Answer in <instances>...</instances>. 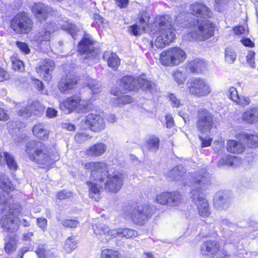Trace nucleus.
Masks as SVG:
<instances>
[{
  "label": "nucleus",
  "mask_w": 258,
  "mask_h": 258,
  "mask_svg": "<svg viewBox=\"0 0 258 258\" xmlns=\"http://www.w3.org/2000/svg\"><path fill=\"white\" fill-rule=\"evenodd\" d=\"M168 98L173 107L178 108L181 105L180 99L178 98L174 94H169Z\"/></svg>",
  "instance_id": "nucleus-58"
},
{
  "label": "nucleus",
  "mask_w": 258,
  "mask_h": 258,
  "mask_svg": "<svg viewBox=\"0 0 258 258\" xmlns=\"http://www.w3.org/2000/svg\"><path fill=\"white\" fill-rule=\"evenodd\" d=\"M174 80L179 85L183 84L185 81V75L180 71L177 70L173 74Z\"/></svg>",
  "instance_id": "nucleus-55"
},
{
  "label": "nucleus",
  "mask_w": 258,
  "mask_h": 258,
  "mask_svg": "<svg viewBox=\"0 0 258 258\" xmlns=\"http://www.w3.org/2000/svg\"><path fill=\"white\" fill-rule=\"evenodd\" d=\"M51 11V7L41 2L34 4L32 8V13L36 21L40 23L45 21Z\"/></svg>",
  "instance_id": "nucleus-15"
},
{
  "label": "nucleus",
  "mask_w": 258,
  "mask_h": 258,
  "mask_svg": "<svg viewBox=\"0 0 258 258\" xmlns=\"http://www.w3.org/2000/svg\"><path fill=\"white\" fill-rule=\"evenodd\" d=\"M89 188V197L94 199L95 201H98L99 199V188L102 187L104 183H100L99 182L95 181L93 183L91 181L87 182Z\"/></svg>",
  "instance_id": "nucleus-31"
},
{
  "label": "nucleus",
  "mask_w": 258,
  "mask_h": 258,
  "mask_svg": "<svg viewBox=\"0 0 258 258\" xmlns=\"http://www.w3.org/2000/svg\"><path fill=\"white\" fill-rule=\"evenodd\" d=\"M242 119L246 122L253 123L258 120V107H254L244 112Z\"/></svg>",
  "instance_id": "nucleus-33"
},
{
  "label": "nucleus",
  "mask_w": 258,
  "mask_h": 258,
  "mask_svg": "<svg viewBox=\"0 0 258 258\" xmlns=\"http://www.w3.org/2000/svg\"><path fill=\"white\" fill-rule=\"evenodd\" d=\"M119 252L110 249H105L102 251L101 258H119Z\"/></svg>",
  "instance_id": "nucleus-53"
},
{
  "label": "nucleus",
  "mask_w": 258,
  "mask_h": 258,
  "mask_svg": "<svg viewBox=\"0 0 258 258\" xmlns=\"http://www.w3.org/2000/svg\"><path fill=\"white\" fill-rule=\"evenodd\" d=\"M13 201L11 196L9 194V191H0V206H4V210L9 211L11 208H13V205H16L12 203Z\"/></svg>",
  "instance_id": "nucleus-32"
},
{
  "label": "nucleus",
  "mask_w": 258,
  "mask_h": 258,
  "mask_svg": "<svg viewBox=\"0 0 258 258\" xmlns=\"http://www.w3.org/2000/svg\"><path fill=\"white\" fill-rule=\"evenodd\" d=\"M54 67V62L51 59L46 58L39 62V67L36 71L41 76H43L45 81H49L51 79V73Z\"/></svg>",
  "instance_id": "nucleus-17"
},
{
  "label": "nucleus",
  "mask_w": 258,
  "mask_h": 258,
  "mask_svg": "<svg viewBox=\"0 0 258 258\" xmlns=\"http://www.w3.org/2000/svg\"><path fill=\"white\" fill-rule=\"evenodd\" d=\"M170 195L169 192H164L160 194L156 197V201L161 205H168V197Z\"/></svg>",
  "instance_id": "nucleus-57"
},
{
  "label": "nucleus",
  "mask_w": 258,
  "mask_h": 258,
  "mask_svg": "<svg viewBox=\"0 0 258 258\" xmlns=\"http://www.w3.org/2000/svg\"><path fill=\"white\" fill-rule=\"evenodd\" d=\"M72 192L66 190H62L57 194V198L59 200L66 199L72 197Z\"/></svg>",
  "instance_id": "nucleus-61"
},
{
  "label": "nucleus",
  "mask_w": 258,
  "mask_h": 258,
  "mask_svg": "<svg viewBox=\"0 0 258 258\" xmlns=\"http://www.w3.org/2000/svg\"><path fill=\"white\" fill-rule=\"evenodd\" d=\"M81 102L79 96H73L69 98L60 104V108L66 113H70L73 110L76 109Z\"/></svg>",
  "instance_id": "nucleus-25"
},
{
  "label": "nucleus",
  "mask_w": 258,
  "mask_h": 258,
  "mask_svg": "<svg viewBox=\"0 0 258 258\" xmlns=\"http://www.w3.org/2000/svg\"><path fill=\"white\" fill-rule=\"evenodd\" d=\"M77 247V242L73 237H68L65 242L64 249L67 253L71 252Z\"/></svg>",
  "instance_id": "nucleus-47"
},
{
  "label": "nucleus",
  "mask_w": 258,
  "mask_h": 258,
  "mask_svg": "<svg viewBox=\"0 0 258 258\" xmlns=\"http://www.w3.org/2000/svg\"><path fill=\"white\" fill-rule=\"evenodd\" d=\"M5 164H7L10 170L14 171L16 170L18 167L14 156L0 149V165Z\"/></svg>",
  "instance_id": "nucleus-24"
},
{
  "label": "nucleus",
  "mask_w": 258,
  "mask_h": 258,
  "mask_svg": "<svg viewBox=\"0 0 258 258\" xmlns=\"http://www.w3.org/2000/svg\"><path fill=\"white\" fill-rule=\"evenodd\" d=\"M0 188L2 191H8L13 188L12 184L6 175L0 174Z\"/></svg>",
  "instance_id": "nucleus-46"
},
{
  "label": "nucleus",
  "mask_w": 258,
  "mask_h": 258,
  "mask_svg": "<svg viewBox=\"0 0 258 258\" xmlns=\"http://www.w3.org/2000/svg\"><path fill=\"white\" fill-rule=\"evenodd\" d=\"M33 22L26 13L17 14L11 21V27L17 33H27L32 29Z\"/></svg>",
  "instance_id": "nucleus-9"
},
{
  "label": "nucleus",
  "mask_w": 258,
  "mask_h": 258,
  "mask_svg": "<svg viewBox=\"0 0 258 258\" xmlns=\"http://www.w3.org/2000/svg\"><path fill=\"white\" fill-rule=\"evenodd\" d=\"M25 152L29 159L40 168H48L53 164L49 149L42 142L37 141L28 142L25 146Z\"/></svg>",
  "instance_id": "nucleus-2"
},
{
  "label": "nucleus",
  "mask_w": 258,
  "mask_h": 258,
  "mask_svg": "<svg viewBox=\"0 0 258 258\" xmlns=\"http://www.w3.org/2000/svg\"><path fill=\"white\" fill-rule=\"evenodd\" d=\"M103 58L107 61L108 66L112 68H116L119 64L120 59L117 55L109 51L104 53Z\"/></svg>",
  "instance_id": "nucleus-30"
},
{
  "label": "nucleus",
  "mask_w": 258,
  "mask_h": 258,
  "mask_svg": "<svg viewBox=\"0 0 258 258\" xmlns=\"http://www.w3.org/2000/svg\"><path fill=\"white\" fill-rule=\"evenodd\" d=\"M18 113L21 116L29 117L32 114V111L30 109V105L22 107L18 111Z\"/></svg>",
  "instance_id": "nucleus-60"
},
{
  "label": "nucleus",
  "mask_w": 258,
  "mask_h": 258,
  "mask_svg": "<svg viewBox=\"0 0 258 258\" xmlns=\"http://www.w3.org/2000/svg\"><path fill=\"white\" fill-rule=\"evenodd\" d=\"M18 237L15 233H9L4 238V250L9 255L14 253L17 249Z\"/></svg>",
  "instance_id": "nucleus-20"
},
{
  "label": "nucleus",
  "mask_w": 258,
  "mask_h": 258,
  "mask_svg": "<svg viewBox=\"0 0 258 258\" xmlns=\"http://www.w3.org/2000/svg\"><path fill=\"white\" fill-rule=\"evenodd\" d=\"M93 229L97 238L102 242H107L116 237V229H111L105 224H95L93 226Z\"/></svg>",
  "instance_id": "nucleus-12"
},
{
  "label": "nucleus",
  "mask_w": 258,
  "mask_h": 258,
  "mask_svg": "<svg viewBox=\"0 0 258 258\" xmlns=\"http://www.w3.org/2000/svg\"><path fill=\"white\" fill-rule=\"evenodd\" d=\"M81 123L84 128H89L92 131L99 132L105 127V122L103 118L99 115L91 113L83 119Z\"/></svg>",
  "instance_id": "nucleus-11"
},
{
  "label": "nucleus",
  "mask_w": 258,
  "mask_h": 258,
  "mask_svg": "<svg viewBox=\"0 0 258 258\" xmlns=\"http://www.w3.org/2000/svg\"><path fill=\"white\" fill-rule=\"evenodd\" d=\"M250 100L248 97L239 96L235 102L242 106L249 104Z\"/></svg>",
  "instance_id": "nucleus-64"
},
{
  "label": "nucleus",
  "mask_w": 258,
  "mask_h": 258,
  "mask_svg": "<svg viewBox=\"0 0 258 258\" xmlns=\"http://www.w3.org/2000/svg\"><path fill=\"white\" fill-rule=\"evenodd\" d=\"M94 44V40L89 34H85L80 42L78 51L84 59L90 61L97 59L100 50Z\"/></svg>",
  "instance_id": "nucleus-6"
},
{
  "label": "nucleus",
  "mask_w": 258,
  "mask_h": 258,
  "mask_svg": "<svg viewBox=\"0 0 258 258\" xmlns=\"http://www.w3.org/2000/svg\"><path fill=\"white\" fill-rule=\"evenodd\" d=\"M227 150L234 154H240L242 153L244 149V145L234 140H228L226 146Z\"/></svg>",
  "instance_id": "nucleus-29"
},
{
  "label": "nucleus",
  "mask_w": 258,
  "mask_h": 258,
  "mask_svg": "<svg viewBox=\"0 0 258 258\" xmlns=\"http://www.w3.org/2000/svg\"><path fill=\"white\" fill-rule=\"evenodd\" d=\"M238 161V158L231 155H225L220 158L218 161V166L222 167L224 165L233 166L236 165Z\"/></svg>",
  "instance_id": "nucleus-39"
},
{
  "label": "nucleus",
  "mask_w": 258,
  "mask_h": 258,
  "mask_svg": "<svg viewBox=\"0 0 258 258\" xmlns=\"http://www.w3.org/2000/svg\"><path fill=\"white\" fill-rule=\"evenodd\" d=\"M36 252L40 258H51L50 251L46 249L43 245H40L36 250Z\"/></svg>",
  "instance_id": "nucleus-52"
},
{
  "label": "nucleus",
  "mask_w": 258,
  "mask_h": 258,
  "mask_svg": "<svg viewBox=\"0 0 258 258\" xmlns=\"http://www.w3.org/2000/svg\"><path fill=\"white\" fill-rule=\"evenodd\" d=\"M61 28L64 30L67 31V32L71 35L72 37L75 39V35L79 31L78 28L72 23L71 21H65L62 23L60 24Z\"/></svg>",
  "instance_id": "nucleus-38"
},
{
  "label": "nucleus",
  "mask_w": 258,
  "mask_h": 258,
  "mask_svg": "<svg viewBox=\"0 0 258 258\" xmlns=\"http://www.w3.org/2000/svg\"><path fill=\"white\" fill-rule=\"evenodd\" d=\"M120 92L131 91L139 88L138 78L131 76L123 77L120 82Z\"/></svg>",
  "instance_id": "nucleus-21"
},
{
  "label": "nucleus",
  "mask_w": 258,
  "mask_h": 258,
  "mask_svg": "<svg viewBox=\"0 0 258 258\" xmlns=\"http://www.w3.org/2000/svg\"><path fill=\"white\" fill-rule=\"evenodd\" d=\"M16 44L18 47L25 53L28 54L30 52V48L26 43L17 41Z\"/></svg>",
  "instance_id": "nucleus-63"
},
{
  "label": "nucleus",
  "mask_w": 258,
  "mask_h": 258,
  "mask_svg": "<svg viewBox=\"0 0 258 258\" xmlns=\"http://www.w3.org/2000/svg\"><path fill=\"white\" fill-rule=\"evenodd\" d=\"M191 14L197 18L208 19L212 17V12L210 9L202 3H195L190 5Z\"/></svg>",
  "instance_id": "nucleus-18"
},
{
  "label": "nucleus",
  "mask_w": 258,
  "mask_h": 258,
  "mask_svg": "<svg viewBox=\"0 0 258 258\" xmlns=\"http://www.w3.org/2000/svg\"><path fill=\"white\" fill-rule=\"evenodd\" d=\"M236 57L235 51L231 47H227L225 50V61L230 64L234 62Z\"/></svg>",
  "instance_id": "nucleus-48"
},
{
  "label": "nucleus",
  "mask_w": 258,
  "mask_h": 258,
  "mask_svg": "<svg viewBox=\"0 0 258 258\" xmlns=\"http://www.w3.org/2000/svg\"><path fill=\"white\" fill-rule=\"evenodd\" d=\"M187 89L190 94L197 97L208 96L211 92L209 84L201 78L190 79L187 83Z\"/></svg>",
  "instance_id": "nucleus-8"
},
{
  "label": "nucleus",
  "mask_w": 258,
  "mask_h": 258,
  "mask_svg": "<svg viewBox=\"0 0 258 258\" xmlns=\"http://www.w3.org/2000/svg\"><path fill=\"white\" fill-rule=\"evenodd\" d=\"M60 223L63 226L69 228H76L79 223L77 220L73 219H64Z\"/></svg>",
  "instance_id": "nucleus-59"
},
{
  "label": "nucleus",
  "mask_w": 258,
  "mask_h": 258,
  "mask_svg": "<svg viewBox=\"0 0 258 258\" xmlns=\"http://www.w3.org/2000/svg\"><path fill=\"white\" fill-rule=\"evenodd\" d=\"M151 210L149 206H138L132 210L131 219L134 223L142 225L151 216Z\"/></svg>",
  "instance_id": "nucleus-13"
},
{
  "label": "nucleus",
  "mask_w": 258,
  "mask_h": 258,
  "mask_svg": "<svg viewBox=\"0 0 258 258\" xmlns=\"http://www.w3.org/2000/svg\"><path fill=\"white\" fill-rule=\"evenodd\" d=\"M12 62V67L15 71L21 72L25 70L24 64L22 61L17 58L16 57H12L11 58Z\"/></svg>",
  "instance_id": "nucleus-51"
},
{
  "label": "nucleus",
  "mask_w": 258,
  "mask_h": 258,
  "mask_svg": "<svg viewBox=\"0 0 258 258\" xmlns=\"http://www.w3.org/2000/svg\"><path fill=\"white\" fill-rule=\"evenodd\" d=\"M207 66L204 60L196 58L188 63L187 68L192 73H199L205 70Z\"/></svg>",
  "instance_id": "nucleus-27"
},
{
  "label": "nucleus",
  "mask_w": 258,
  "mask_h": 258,
  "mask_svg": "<svg viewBox=\"0 0 258 258\" xmlns=\"http://www.w3.org/2000/svg\"><path fill=\"white\" fill-rule=\"evenodd\" d=\"M138 235V232L133 229H116V236H120L122 237H125L126 238H130L132 237H136Z\"/></svg>",
  "instance_id": "nucleus-42"
},
{
  "label": "nucleus",
  "mask_w": 258,
  "mask_h": 258,
  "mask_svg": "<svg viewBox=\"0 0 258 258\" xmlns=\"http://www.w3.org/2000/svg\"><path fill=\"white\" fill-rule=\"evenodd\" d=\"M215 28V24L210 21L200 22L198 20L196 24H193L190 32L187 33V39L189 41L208 39L214 35Z\"/></svg>",
  "instance_id": "nucleus-4"
},
{
  "label": "nucleus",
  "mask_w": 258,
  "mask_h": 258,
  "mask_svg": "<svg viewBox=\"0 0 258 258\" xmlns=\"http://www.w3.org/2000/svg\"><path fill=\"white\" fill-rule=\"evenodd\" d=\"M87 87L92 91L93 94L98 93L100 91L101 85L96 80L89 79L87 83Z\"/></svg>",
  "instance_id": "nucleus-49"
},
{
  "label": "nucleus",
  "mask_w": 258,
  "mask_h": 258,
  "mask_svg": "<svg viewBox=\"0 0 258 258\" xmlns=\"http://www.w3.org/2000/svg\"><path fill=\"white\" fill-rule=\"evenodd\" d=\"M30 109L32 111V114L39 116L44 111V107L38 102H33L30 105Z\"/></svg>",
  "instance_id": "nucleus-50"
},
{
  "label": "nucleus",
  "mask_w": 258,
  "mask_h": 258,
  "mask_svg": "<svg viewBox=\"0 0 258 258\" xmlns=\"http://www.w3.org/2000/svg\"><path fill=\"white\" fill-rule=\"evenodd\" d=\"M91 138L92 137L86 133H78L75 137V141L79 144H82Z\"/></svg>",
  "instance_id": "nucleus-56"
},
{
  "label": "nucleus",
  "mask_w": 258,
  "mask_h": 258,
  "mask_svg": "<svg viewBox=\"0 0 258 258\" xmlns=\"http://www.w3.org/2000/svg\"><path fill=\"white\" fill-rule=\"evenodd\" d=\"M230 199L226 193L219 191L216 193L214 198V205L217 208L226 210L230 206Z\"/></svg>",
  "instance_id": "nucleus-23"
},
{
  "label": "nucleus",
  "mask_w": 258,
  "mask_h": 258,
  "mask_svg": "<svg viewBox=\"0 0 258 258\" xmlns=\"http://www.w3.org/2000/svg\"><path fill=\"white\" fill-rule=\"evenodd\" d=\"M13 207L0 220L1 227L10 233H15L18 229L19 222L17 217L22 209L20 205H13Z\"/></svg>",
  "instance_id": "nucleus-5"
},
{
  "label": "nucleus",
  "mask_w": 258,
  "mask_h": 258,
  "mask_svg": "<svg viewBox=\"0 0 258 258\" xmlns=\"http://www.w3.org/2000/svg\"><path fill=\"white\" fill-rule=\"evenodd\" d=\"M229 0H215V9L219 12H222L227 6Z\"/></svg>",
  "instance_id": "nucleus-54"
},
{
  "label": "nucleus",
  "mask_w": 258,
  "mask_h": 258,
  "mask_svg": "<svg viewBox=\"0 0 258 258\" xmlns=\"http://www.w3.org/2000/svg\"><path fill=\"white\" fill-rule=\"evenodd\" d=\"M173 57L171 48H168L161 53L160 61L161 64L164 66H174Z\"/></svg>",
  "instance_id": "nucleus-34"
},
{
  "label": "nucleus",
  "mask_w": 258,
  "mask_h": 258,
  "mask_svg": "<svg viewBox=\"0 0 258 258\" xmlns=\"http://www.w3.org/2000/svg\"><path fill=\"white\" fill-rule=\"evenodd\" d=\"M186 173V170L181 165H178L170 170L168 173V176L175 180H178Z\"/></svg>",
  "instance_id": "nucleus-36"
},
{
  "label": "nucleus",
  "mask_w": 258,
  "mask_h": 258,
  "mask_svg": "<svg viewBox=\"0 0 258 258\" xmlns=\"http://www.w3.org/2000/svg\"><path fill=\"white\" fill-rule=\"evenodd\" d=\"M77 84L75 78L70 76H63L58 84V88L61 92L73 89Z\"/></svg>",
  "instance_id": "nucleus-26"
},
{
  "label": "nucleus",
  "mask_w": 258,
  "mask_h": 258,
  "mask_svg": "<svg viewBox=\"0 0 258 258\" xmlns=\"http://www.w3.org/2000/svg\"><path fill=\"white\" fill-rule=\"evenodd\" d=\"M139 88L152 92L155 89V84L152 81H148L142 78H138Z\"/></svg>",
  "instance_id": "nucleus-44"
},
{
  "label": "nucleus",
  "mask_w": 258,
  "mask_h": 258,
  "mask_svg": "<svg viewBox=\"0 0 258 258\" xmlns=\"http://www.w3.org/2000/svg\"><path fill=\"white\" fill-rule=\"evenodd\" d=\"M219 247V244L217 241L207 240L201 245V253L203 255L213 257L216 253H217Z\"/></svg>",
  "instance_id": "nucleus-22"
},
{
  "label": "nucleus",
  "mask_w": 258,
  "mask_h": 258,
  "mask_svg": "<svg viewBox=\"0 0 258 258\" xmlns=\"http://www.w3.org/2000/svg\"><path fill=\"white\" fill-rule=\"evenodd\" d=\"M107 146L102 143H98L87 150V155L92 157H98L103 155L106 151Z\"/></svg>",
  "instance_id": "nucleus-28"
},
{
  "label": "nucleus",
  "mask_w": 258,
  "mask_h": 258,
  "mask_svg": "<svg viewBox=\"0 0 258 258\" xmlns=\"http://www.w3.org/2000/svg\"><path fill=\"white\" fill-rule=\"evenodd\" d=\"M33 134L41 140H45L48 138V132L43 124L35 125L32 130Z\"/></svg>",
  "instance_id": "nucleus-37"
},
{
  "label": "nucleus",
  "mask_w": 258,
  "mask_h": 258,
  "mask_svg": "<svg viewBox=\"0 0 258 258\" xmlns=\"http://www.w3.org/2000/svg\"><path fill=\"white\" fill-rule=\"evenodd\" d=\"M57 29V26L54 22H47L34 37V40L37 43L49 41L52 33Z\"/></svg>",
  "instance_id": "nucleus-14"
},
{
  "label": "nucleus",
  "mask_w": 258,
  "mask_h": 258,
  "mask_svg": "<svg viewBox=\"0 0 258 258\" xmlns=\"http://www.w3.org/2000/svg\"><path fill=\"white\" fill-rule=\"evenodd\" d=\"M159 26L158 33L155 41L151 45L157 48H163L172 42L175 38V29L172 19L169 15L160 17L157 21Z\"/></svg>",
  "instance_id": "nucleus-3"
},
{
  "label": "nucleus",
  "mask_w": 258,
  "mask_h": 258,
  "mask_svg": "<svg viewBox=\"0 0 258 258\" xmlns=\"http://www.w3.org/2000/svg\"><path fill=\"white\" fill-rule=\"evenodd\" d=\"M243 138L246 141L247 145L250 148H255L258 146V135L255 134L249 135L244 134Z\"/></svg>",
  "instance_id": "nucleus-45"
},
{
  "label": "nucleus",
  "mask_w": 258,
  "mask_h": 258,
  "mask_svg": "<svg viewBox=\"0 0 258 258\" xmlns=\"http://www.w3.org/2000/svg\"><path fill=\"white\" fill-rule=\"evenodd\" d=\"M106 182H104L105 189L112 192H117L123 185V176L120 173H115L113 175L109 174L107 177Z\"/></svg>",
  "instance_id": "nucleus-16"
},
{
  "label": "nucleus",
  "mask_w": 258,
  "mask_h": 258,
  "mask_svg": "<svg viewBox=\"0 0 258 258\" xmlns=\"http://www.w3.org/2000/svg\"><path fill=\"white\" fill-rule=\"evenodd\" d=\"M170 195L168 198V206H176L178 205L182 201V195L178 192H169Z\"/></svg>",
  "instance_id": "nucleus-43"
},
{
  "label": "nucleus",
  "mask_w": 258,
  "mask_h": 258,
  "mask_svg": "<svg viewBox=\"0 0 258 258\" xmlns=\"http://www.w3.org/2000/svg\"><path fill=\"white\" fill-rule=\"evenodd\" d=\"M112 103L114 106L121 107L123 105L131 103L133 98L129 95H122L119 97H113Z\"/></svg>",
  "instance_id": "nucleus-41"
},
{
  "label": "nucleus",
  "mask_w": 258,
  "mask_h": 258,
  "mask_svg": "<svg viewBox=\"0 0 258 258\" xmlns=\"http://www.w3.org/2000/svg\"><path fill=\"white\" fill-rule=\"evenodd\" d=\"M191 198L197 205L200 215L203 217H208L210 210L207 200L204 197L203 191L211 184L210 177L206 172H197L191 175Z\"/></svg>",
  "instance_id": "nucleus-1"
},
{
  "label": "nucleus",
  "mask_w": 258,
  "mask_h": 258,
  "mask_svg": "<svg viewBox=\"0 0 258 258\" xmlns=\"http://www.w3.org/2000/svg\"><path fill=\"white\" fill-rule=\"evenodd\" d=\"M85 168L90 172V179L104 183L105 179L109 174L107 165L103 162H91L85 164Z\"/></svg>",
  "instance_id": "nucleus-7"
},
{
  "label": "nucleus",
  "mask_w": 258,
  "mask_h": 258,
  "mask_svg": "<svg viewBox=\"0 0 258 258\" xmlns=\"http://www.w3.org/2000/svg\"><path fill=\"white\" fill-rule=\"evenodd\" d=\"M138 19L139 20L138 22L139 23V25L134 24L128 28L129 32L135 36L140 35L141 31L145 30L147 23L149 20L148 15L146 12H140Z\"/></svg>",
  "instance_id": "nucleus-19"
},
{
  "label": "nucleus",
  "mask_w": 258,
  "mask_h": 258,
  "mask_svg": "<svg viewBox=\"0 0 258 258\" xmlns=\"http://www.w3.org/2000/svg\"><path fill=\"white\" fill-rule=\"evenodd\" d=\"M174 60V66H177L182 62L186 58L185 52L178 47L170 48Z\"/></svg>",
  "instance_id": "nucleus-35"
},
{
  "label": "nucleus",
  "mask_w": 258,
  "mask_h": 258,
  "mask_svg": "<svg viewBox=\"0 0 258 258\" xmlns=\"http://www.w3.org/2000/svg\"><path fill=\"white\" fill-rule=\"evenodd\" d=\"M197 127L202 133H209L213 126L214 115L208 110L200 109L197 114Z\"/></svg>",
  "instance_id": "nucleus-10"
},
{
  "label": "nucleus",
  "mask_w": 258,
  "mask_h": 258,
  "mask_svg": "<svg viewBox=\"0 0 258 258\" xmlns=\"http://www.w3.org/2000/svg\"><path fill=\"white\" fill-rule=\"evenodd\" d=\"M228 93L229 94L230 98L234 102H236L239 96L236 89L233 87H231L229 88Z\"/></svg>",
  "instance_id": "nucleus-62"
},
{
  "label": "nucleus",
  "mask_w": 258,
  "mask_h": 258,
  "mask_svg": "<svg viewBox=\"0 0 258 258\" xmlns=\"http://www.w3.org/2000/svg\"><path fill=\"white\" fill-rule=\"evenodd\" d=\"M160 140L155 136H152L147 140L146 146L151 152H156L159 149Z\"/></svg>",
  "instance_id": "nucleus-40"
}]
</instances>
